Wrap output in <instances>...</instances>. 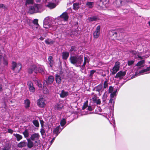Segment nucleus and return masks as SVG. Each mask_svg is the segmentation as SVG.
Here are the masks:
<instances>
[{
    "label": "nucleus",
    "instance_id": "a19ab883",
    "mask_svg": "<svg viewBox=\"0 0 150 150\" xmlns=\"http://www.w3.org/2000/svg\"><path fill=\"white\" fill-rule=\"evenodd\" d=\"M88 101H86L83 104V105L82 107V109L84 110L86 108H87L88 106Z\"/></svg>",
    "mask_w": 150,
    "mask_h": 150
},
{
    "label": "nucleus",
    "instance_id": "9b49d317",
    "mask_svg": "<svg viewBox=\"0 0 150 150\" xmlns=\"http://www.w3.org/2000/svg\"><path fill=\"white\" fill-rule=\"evenodd\" d=\"M100 26H98L96 28V30L93 33V35L94 38H97L100 35Z\"/></svg>",
    "mask_w": 150,
    "mask_h": 150
},
{
    "label": "nucleus",
    "instance_id": "4d7b16f0",
    "mask_svg": "<svg viewBox=\"0 0 150 150\" xmlns=\"http://www.w3.org/2000/svg\"><path fill=\"white\" fill-rule=\"evenodd\" d=\"M0 8H2L4 9V10H5L6 9V7L3 4H0Z\"/></svg>",
    "mask_w": 150,
    "mask_h": 150
},
{
    "label": "nucleus",
    "instance_id": "20e7f679",
    "mask_svg": "<svg viewBox=\"0 0 150 150\" xmlns=\"http://www.w3.org/2000/svg\"><path fill=\"white\" fill-rule=\"evenodd\" d=\"M40 137L39 133H35L31 134L29 139L32 141H34V144L35 146H37L40 143V141L39 139Z\"/></svg>",
    "mask_w": 150,
    "mask_h": 150
},
{
    "label": "nucleus",
    "instance_id": "f257e3e1",
    "mask_svg": "<svg viewBox=\"0 0 150 150\" xmlns=\"http://www.w3.org/2000/svg\"><path fill=\"white\" fill-rule=\"evenodd\" d=\"M69 59L71 64L78 67L80 66V64L83 61V57L82 55L71 56Z\"/></svg>",
    "mask_w": 150,
    "mask_h": 150
},
{
    "label": "nucleus",
    "instance_id": "338daca9",
    "mask_svg": "<svg viewBox=\"0 0 150 150\" xmlns=\"http://www.w3.org/2000/svg\"><path fill=\"white\" fill-rule=\"evenodd\" d=\"M113 98H110V99L109 100V103H113Z\"/></svg>",
    "mask_w": 150,
    "mask_h": 150
},
{
    "label": "nucleus",
    "instance_id": "f03ea898",
    "mask_svg": "<svg viewBox=\"0 0 150 150\" xmlns=\"http://www.w3.org/2000/svg\"><path fill=\"white\" fill-rule=\"evenodd\" d=\"M42 6L40 4H35L31 6L29 8V12L30 14H33L42 11Z\"/></svg>",
    "mask_w": 150,
    "mask_h": 150
},
{
    "label": "nucleus",
    "instance_id": "ddd939ff",
    "mask_svg": "<svg viewBox=\"0 0 150 150\" xmlns=\"http://www.w3.org/2000/svg\"><path fill=\"white\" fill-rule=\"evenodd\" d=\"M64 128L63 127L62 128H61L60 126L59 125L54 129L53 132L54 134H56L55 137L57 136L58 134L60 133Z\"/></svg>",
    "mask_w": 150,
    "mask_h": 150
},
{
    "label": "nucleus",
    "instance_id": "dca6fc26",
    "mask_svg": "<svg viewBox=\"0 0 150 150\" xmlns=\"http://www.w3.org/2000/svg\"><path fill=\"white\" fill-rule=\"evenodd\" d=\"M130 53L131 54L134 55H135L134 57L135 59L138 58L140 59H142V57L139 55V53H138L137 52L134 50H131L130 51Z\"/></svg>",
    "mask_w": 150,
    "mask_h": 150
},
{
    "label": "nucleus",
    "instance_id": "e2e57ef3",
    "mask_svg": "<svg viewBox=\"0 0 150 150\" xmlns=\"http://www.w3.org/2000/svg\"><path fill=\"white\" fill-rule=\"evenodd\" d=\"M8 133L12 134L13 132V130L12 129H8Z\"/></svg>",
    "mask_w": 150,
    "mask_h": 150
},
{
    "label": "nucleus",
    "instance_id": "473e14b6",
    "mask_svg": "<svg viewBox=\"0 0 150 150\" xmlns=\"http://www.w3.org/2000/svg\"><path fill=\"white\" fill-rule=\"evenodd\" d=\"M86 6L88 8H91L93 7L94 3L93 2H87L86 3Z\"/></svg>",
    "mask_w": 150,
    "mask_h": 150
},
{
    "label": "nucleus",
    "instance_id": "c03bdc74",
    "mask_svg": "<svg viewBox=\"0 0 150 150\" xmlns=\"http://www.w3.org/2000/svg\"><path fill=\"white\" fill-rule=\"evenodd\" d=\"M43 27L46 29H48L50 28V25L49 23H43Z\"/></svg>",
    "mask_w": 150,
    "mask_h": 150
},
{
    "label": "nucleus",
    "instance_id": "ea45409f",
    "mask_svg": "<svg viewBox=\"0 0 150 150\" xmlns=\"http://www.w3.org/2000/svg\"><path fill=\"white\" fill-rule=\"evenodd\" d=\"M33 3V0H26L25 5L27 6L28 5L30 4H32Z\"/></svg>",
    "mask_w": 150,
    "mask_h": 150
},
{
    "label": "nucleus",
    "instance_id": "603ef678",
    "mask_svg": "<svg viewBox=\"0 0 150 150\" xmlns=\"http://www.w3.org/2000/svg\"><path fill=\"white\" fill-rule=\"evenodd\" d=\"M111 118L112 119V121L111 122H110L111 124H112V123H113V127H115V120L113 117H112Z\"/></svg>",
    "mask_w": 150,
    "mask_h": 150
},
{
    "label": "nucleus",
    "instance_id": "c9c22d12",
    "mask_svg": "<svg viewBox=\"0 0 150 150\" xmlns=\"http://www.w3.org/2000/svg\"><path fill=\"white\" fill-rule=\"evenodd\" d=\"M76 50V47L75 46H72L70 49L69 51L73 52H75Z\"/></svg>",
    "mask_w": 150,
    "mask_h": 150
},
{
    "label": "nucleus",
    "instance_id": "4be33fe9",
    "mask_svg": "<svg viewBox=\"0 0 150 150\" xmlns=\"http://www.w3.org/2000/svg\"><path fill=\"white\" fill-rule=\"evenodd\" d=\"M27 145V142L25 141H23L19 143L17 145V146L19 148H22L25 146Z\"/></svg>",
    "mask_w": 150,
    "mask_h": 150
},
{
    "label": "nucleus",
    "instance_id": "680f3d73",
    "mask_svg": "<svg viewBox=\"0 0 150 150\" xmlns=\"http://www.w3.org/2000/svg\"><path fill=\"white\" fill-rule=\"evenodd\" d=\"M87 109H88L89 111H92L93 110L92 107H91V106H88L87 108Z\"/></svg>",
    "mask_w": 150,
    "mask_h": 150
},
{
    "label": "nucleus",
    "instance_id": "393cba45",
    "mask_svg": "<svg viewBox=\"0 0 150 150\" xmlns=\"http://www.w3.org/2000/svg\"><path fill=\"white\" fill-rule=\"evenodd\" d=\"M55 79L56 82L59 84L61 83L62 81L61 76L59 74H56L55 75Z\"/></svg>",
    "mask_w": 150,
    "mask_h": 150
},
{
    "label": "nucleus",
    "instance_id": "b1692460",
    "mask_svg": "<svg viewBox=\"0 0 150 150\" xmlns=\"http://www.w3.org/2000/svg\"><path fill=\"white\" fill-rule=\"evenodd\" d=\"M103 88L102 84H99L97 86L95 87L94 89L96 91L100 93V92L101 91Z\"/></svg>",
    "mask_w": 150,
    "mask_h": 150
},
{
    "label": "nucleus",
    "instance_id": "4c0bfd02",
    "mask_svg": "<svg viewBox=\"0 0 150 150\" xmlns=\"http://www.w3.org/2000/svg\"><path fill=\"white\" fill-rule=\"evenodd\" d=\"M38 20L37 19H34L33 21V23L36 25V28H38V27L39 26V25L38 23Z\"/></svg>",
    "mask_w": 150,
    "mask_h": 150
},
{
    "label": "nucleus",
    "instance_id": "79ce46f5",
    "mask_svg": "<svg viewBox=\"0 0 150 150\" xmlns=\"http://www.w3.org/2000/svg\"><path fill=\"white\" fill-rule=\"evenodd\" d=\"M33 125L36 127H38L39 126V123L37 120H34L33 121Z\"/></svg>",
    "mask_w": 150,
    "mask_h": 150
},
{
    "label": "nucleus",
    "instance_id": "de8ad7c7",
    "mask_svg": "<svg viewBox=\"0 0 150 150\" xmlns=\"http://www.w3.org/2000/svg\"><path fill=\"white\" fill-rule=\"evenodd\" d=\"M86 63H87L84 61L83 64L81 66L80 64V66L79 67L81 68V69L83 70L85 69V66Z\"/></svg>",
    "mask_w": 150,
    "mask_h": 150
},
{
    "label": "nucleus",
    "instance_id": "6e6d98bb",
    "mask_svg": "<svg viewBox=\"0 0 150 150\" xmlns=\"http://www.w3.org/2000/svg\"><path fill=\"white\" fill-rule=\"evenodd\" d=\"M84 62L87 63H88L89 61V59L88 57H84Z\"/></svg>",
    "mask_w": 150,
    "mask_h": 150
},
{
    "label": "nucleus",
    "instance_id": "4468645a",
    "mask_svg": "<svg viewBox=\"0 0 150 150\" xmlns=\"http://www.w3.org/2000/svg\"><path fill=\"white\" fill-rule=\"evenodd\" d=\"M54 81V77L50 75L46 79V80L45 81V82L46 83V85H47L48 83H51ZM45 85V82H44Z\"/></svg>",
    "mask_w": 150,
    "mask_h": 150
},
{
    "label": "nucleus",
    "instance_id": "864d4df0",
    "mask_svg": "<svg viewBox=\"0 0 150 150\" xmlns=\"http://www.w3.org/2000/svg\"><path fill=\"white\" fill-rule=\"evenodd\" d=\"M103 86L104 88H106L108 87V81L107 80L105 81Z\"/></svg>",
    "mask_w": 150,
    "mask_h": 150
},
{
    "label": "nucleus",
    "instance_id": "3c124183",
    "mask_svg": "<svg viewBox=\"0 0 150 150\" xmlns=\"http://www.w3.org/2000/svg\"><path fill=\"white\" fill-rule=\"evenodd\" d=\"M1 150H11L10 148L8 146H4L1 149Z\"/></svg>",
    "mask_w": 150,
    "mask_h": 150
},
{
    "label": "nucleus",
    "instance_id": "9d476101",
    "mask_svg": "<svg viewBox=\"0 0 150 150\" xmlns=\"http://www.w3.org/2000/svg\"><path fill=\"white\" fill-rule=\"evenodd\" d=\"M68 18V16L67 13L66 12H64L59 17L57 18L58 20L61 21H67Z\"/></svg>",
    "mask_w": 150,
    "mask_h": 150
},
{
    "label": "nucleus",
    "instance_id": "5fc2aeb1",
    "mask_svg": "<svg viewBox=\"0 0 150 150\" xmlns=\"http://www.w3.org/2000/svg\"><path fill=\"white\" fill-rule=\"evenodd\" d=\"M37 84L38 85V87L40 89L42 88V85L40 83V81H37Z\"/></svg>",
    "mask_w": 150,
    "mask_h": 150
},
{
    "label": "nucleus",
    "instance_id": "412c9836",
    "mask_svg": "<svg viewBox=\"0 0 150 150\" xmlns=\"http://www.w3.org/2000/svg\"><path fill=\"white\" fill-rule=\"evenodd\" d=\"M68 94L69 92H68L65 91L63 90L59 94L60 97L62 98L67 97Z\"/></svg>",
    "mask_w": 150,
    "mask_h": 150
},
{
    "label": "nucleus",
    "instance_id": "7c9ffc66",
    "mask_svg": "<svg viewBox=\"0 0 150 150\" xmlns=\"http://www.w3.org/2000/svg\"><path fill=\"white\" fill-rule=\"evenodd\" d=\"M23 134L24 137L26 138H27L29 136V132L28 130L26 129L22 133Z\"/></svg>",
    "mask_w": 150,
    "mask_h": 150
},
{
    "label": "nucleus",
    "instance_id": "58836bf2",
    "mask_svg": "<svg viewBox=\"0 0 150 150\" xmlns=\"http://www.w3.org/2000/svg\"><path fill=\"white\" fill-rule=\"evenodd\" d=\"M50 21V18L48 17H46L44 20L43 23H49Z\"/></svg>",
    "mask_w": 150,
    "mask_h": 150
},
{
    "label": "nucleus",
    "instance_id": "09e8293b",
    "mask_svg": "<svg viewBox=\"0 0 150 150\" xmlns=\"http://www.w3.org/2000/svg\"><path fill=\"white\" fill-rule=\"evenodd\" d=\"M134 62V60H129L127 62V64L128 66H130Z\"/></svg>",
    "mask_w": 150,
    "mask_h": 150
},
{
    "label": "nucleus",
    "instance_id": "a211bd4d",
    "mask_svg": "<svg viewBox=\"0 0 150 150\" xmlns=\"http://www.w3.org/2000/svg\"><path fill=\"white\" fill-rule=\"evenodd\" d=\"M91 101L97 105L100 104L101 103L100 100L96 96L93 97L91 99Z\"/></svg>",
    "mask_w": 150,
    "mask_h": 150
},
{
    "label": "nucleus",
    "instance_id": "cd10ccee",
    "mask_svg": "<svg viewBox=\"0 0 150 150\" xmlns=\"http://www.w3.org/2000/svg\"><path fill=\"white\" fill-rule=\"evenodd\" d=\"M13 135L16 138V140L19 141L23 138V137L22 135L18 134H14Z\"/></svg>",
    "mask_w": 150,
    "mask_h": 150
},
{
    "label": "nucleus",
    "instance_id": "49530a36",
    "mask_svg": "<svg viewBox=\"0 0 150 150\" xmlns=\"http://www.w3.org/2000/svg\"><path fill=\"white\" fill-rule=\"evenodd\" d=\"M116 91H115L111 93L110 95V97L113 98L116 95Z\"/></svg>",
    "mask_w": 150,
    "mask_h": 150
},
{
    "label": "nucleus",
    "instance_id": "a878e982",
    "mask_svg": "<svg viewBox=\"0 0 150 150\" xmlns=\"http://www.w3.org/2000/svg\"><path fill=\"white\" fill-rule=\"evenodd\" d=\"M57 4H56L54 3H49L47 5V6L50 9H52L55 8Z\"/></svg>",
    "mask_w": 150,
    "mask_h": 150
},
{
    "label": "nucleus",
    "instance_id": "37998d69",
    "mask_svg": "<svg viewBox=\"0 0 150 150\" xmlns=\"http://www.w3.org/2000/svg\"><path fill=\"white\" fill-rule=\"evenodd\" d=\"M145 62L144 60H142L140 61L139 62L136 64V66H139L142 65L143 64H144Z\"/></svg>",
    "mask_w": 150,
    "mask_h": 150
},
{
    "label": "nucleus",
    "instance_id": "8fccbe9b",
    "mask_svg": "<svg viewBox=\"0 0 150 150\" xmlns=\"http://www.w3.org/2000/svg\"><path fill=\"white\" fill-rule=\"evenodd\" d=\"M40 132L42 136L43 137L44 135H45V131L44 129L42 128L40 129Z\"/></svg>",
    "mask_w": 150,
    "mask_h": 150
},
{
    "label": "nucleus",
    "instance_id": "c85d7f7f",
    "mask_svg": "<svg viewBox=\"0 0 150 150\" xmlns=\"http://www.w3.org/2000/svg\"><path fill=\"white\" fill-rule=\"evenodd\" d=\"M109 33L111 35H112V36H114V37H116L119 35L117 31H110L109 32Z\"/></svg>",
    "mask_w": 150,
    "mask_h": 150
},
{
    "label": "nucleus",
    "instance_id": "aec40b11",
    "mask_svg": "<svg viewBox=\"0 0 150 150\" xmlns=\"http://www.w3.org/2000/svg\"><path fill=\"white\" fill-rule=\"evenodd\" d=\"M48 60L49 64L51 67H52L53 66L54 63L52 57V56H50Z\"/></svg>",
    "mask_w": 150,
    "mask_h": 150
},
{
    "label": "nucleus",
    "instance_id": "39448f33",
    "mask_svg": "<svg viewBox=\"0 0 150 150\" xmlns=\"http://www.w3.org/2000/svg\"><path fill=\"white\" fill-rule=\"evenodd\" d=\"M132 2V0H116L113 4L115 6L118 8L123 5H126L128 3H131Z\"/></svg>",
    "mask_w": 150,
    "mask_h": 150
},
{
    "label": "nucleus",
    "instance_id": "7ed1b4c3",
    "mask_svg": "<svg viewBox=\"0 0 150 150\" xmlns=\"http://www.w3.org/2000/svg\"><path fill=\"white\" fill-rule=\"evenodd\" d=\"M33 72L35 73H36L38 72L42 74H44V69L42 67L37 68L35 65L31 66L28 70V72L30 74H32Z\"/></svg>",
    "mask_w": 150,
    "mask_h": 150
},
{
    "label": "nucleus",
    "instance_id": "1a4fd4ad",
    "mask_svg": "<svg viewBox=\"0 0 150 150\" xmlns=\"http://www.w3.org/2000/svg\"><path fill=\"white\" fill-rule=\"evenodd\" d=\"M120 63L118 62H117L115 63V64L112 68L111 73L112 74L114 75L116 74L119 70Z\"/></svg>",
    "mask_w": 150,
    "mask_h": 150
},
{
    "label": "nucleus",
    "instance_id": "e433bc0d",
    "mask_svg": "<svg viewBox=\"0 0 150 150\" xmlns=\"http://www.w3.org/2000/svg\"><path fill=\"white\" fill-rule=\"evenodd\" d=\"M60 125L61 126H63L66 123V121L65 119H62L60 121Z\"/></svg>",
    "mask_w": 150,
    "mask_h": 150
},
{
    "label": "nucleus",
    "instance_id": "774afa93",
    "mask_svg": "<svg viewBox=\"0 0 150 150\" xmlns=\"http://www.w3.org/2000/svg\"><path fill=\"white\" fill-rule=\"evenodd\" d=\"M55 137H54L51 140V142H50V144H52V143L53 142L54 140L55 139Z\"/></svg>",
    "mask_w": 150,
    "mask_h": 150
},
{
    "label": "nucleus",
    "instance_id": "0eeeda50",
    "mask_svg": "<svg viewBox=\"0 0 150 150\" xmlns=\"http://www.w3.org/2000/svg\"><path fill=\"white\" fill-rule=\"evenodd\" d=\"M21 68V64L20 63L17 64L13 61L12 62V69L16 72H18Z\"/></svg>",
    "mask_w": 150,
    "mask_h": 150
},
{
    "label": "nucleus",
    "instance_id": "5701e85b",
    "mask_svg": "<svg viewBox=\"0 0 150 150\" xmlns=\"http://www.w3.org/2000/svg\"><path fill=\"white\" fill-rule=\"evenodd\" d=\"M99 18L97 16H94L89 17L88 20L90 22L95 21L99 20Z\"/></svg>",
    "mask_w": 150,
    "mask_h": 150
},
{
    "label": "nucleus",
    "instance_id": "6ab92c4d",
    "mask_svg": "<svg viewBox=\"0 0 150 150\" xmlns=\"http://www.w3.org/2000/svg\"><path fill=\"white\" fill-rule=\"evenodd\" d=\"M62 58L64 60H67L69 56V53L67 52H64L62 54Z\"/></svg>",
    "mask_w": 150,
    "mask_h": 150
},
{
    "label": "nucleus",
    "instance_id": "69168bd1",
    "mask_svg": "<svg viewBox=\"0 0 150 150\" xmlns=\"http://www.w3.org/2000/svg\"><path fill=\"white\" fill-rule=\"evenodd\" d=\"M106 98H107L106 96L105 95H103V98H102L103 101H104L106 100Z\"/></svg>",
    "mask_w": 150,
    "mask_h": 150
},
{
    "label": "nucleus",
    "instance_id": "2f4dec72",
    "mask_svg": "<svg viewBox=\"0 0 150 150\" xmlns=\"http://www.w3.org/2000/svg\"><path fill=\"white\" fill-rule=\"evenodd\" d=\"M97 4L100 7L105 6V3L102 1V0H100L98 1L97 2Z\"/></svg>",
    "mask_w": 150,
    "mask_h": 150
},
{
    "label": "nucleus",
    "instance_id": "13d9d810",
    "mask_svg": "<svg viewBox=\"0 0 150 150\" xmlns=\"http://www.w3.org/2000/svg\"><path fill=\"white\" fill-rule=\"evenodd\" d=\"M113 87L112 86H110L109 87V93H111L113 92Z\"/></svg>",
    "mask_w": 150,
    "mask_h": 150
},
{
    "label": "nucleus",
    "instance_id": "2eb2a0df",
    "mask_svg": "<svg viewBox=\"0 0 150 150\" xmlns=\"http://www.w3.org/2000/svg\"><path fill=\"white\" fill-rule=\"evenodd\" d=\"M27 144L28 147L29 148H31L33 146H35L33 143L30 139L29 138H27Z\"/></svg>",
    "mask_w": 150,
    "mask_h": 150
},
{
    "label": "nucleus",
    "instance_id": "f3484780",
    "mask_svg": "<svg viewBox=\"0 0 150 150\" xmlns=\"http://www.w3.org/2000/svg\"><path fill=\"white\" fill-rule=\"evenodd\" d=\"M126 72L125 71H120L117 73L115 76V78H122L126 74Z\"/></svg>",
    "mask_w": 150,
    "mask_h": 150
},
{
    "label": "nucleus",
    "instance_id": "72a5a7b5",
    "mask_svg": "<svg viewBox=\"0 0 150 150\" xmlns=\"http://www.w3.org/2000/svg\"><path fill=\"white\" fill-rule=\"evenodd\" d=\"M45 42L48 45L53 44L54 43V41L49 39L46 40Z\"/></svg>",
    "mask_w": 150,
    "mask_h": 150
},
{
    "label": "nucleus",
    "instance_id": "bb28decb",
    "mask_svg": "<svg viewBox=\"0 0 150 150\" xmlns=\"http://www.w3.org/2000/svg\"><path fill=\"white\" fill-rule=\"evenodd\" d=\"M30 103V101L29 100L26 99L25 100H24V104L25 108H27L29 107Z\"/></svg>",
    "mask_w": 150,
    "mask_h": 150
},
{
    "label": "nucleus",
    "instance_id": "052dcab7",
    "mask_svg": "<svg viewBox=\"0 0 150 150\" xmlns=\"http://www.w3.org/2000/svg\"><path fill=\"white\" fill-rule=\"evenodd\" d=\"M129 10L128 9H123V11L124 13H126L129 12Z\"/></svg>",
    "mask_w": 150,
    "mask_h": 150
},
{
    "label": "nucleus",
    "instance_id": "6e6552de",
    "mask_svg": "<svg viewBox=\"0 0 150 150\" xmlns=\"http://www.w3.org/2000/svg\"><path fill=\"white\" fill-rule=\"evenodd\" d=\"M46 100L43 97L40 98L37 102V105L40 107L43 108L46 105Z\"/></svg>",
    "mask_w": 150,
    "mask_h": 150
},
{
    "label": "nucleus",
    "instance_id": "f704fd0d",
    "mask_svg": "<svg viewBox=\"0 0 150 150\" xmlns=\"http://www.w3.org/2000/svg\"><path fill=\"white\" fill-rule=\"evenodd\" d=\"M73 9L76 10L79 8V4L78 3H74L73 4Z\"/></svg>",
    "mask_w": 150,
    "mask_h": 150
},
{
    "label": "nucleus",
    "instance_id": "423d86ee",
    "mask_svg": "<svg viewBox=\"0 0 150 150\" xmlns=\"http://www.w3.org/2000/svg\"><path fill=\"white\" fill-rule=\"evenodd\" d=\"M148 73H150V66L146 69L142 70L139 71H137L135 74L132 76L131 78L133 79L137 76Z\"/></svg>",
    "mask_w": 150,
    "mask_h": 150
},
{
    "label": "nucleus",
    "instance_id": "a18cd8bd",
    "mask_svg": "<svg viewBox=\"0 0 150 150\" xmlns=\"http://www.w3.org/2000/svg\"><path fill=\"white\" fill-rule=\"evenodd\" d=\"M43 92L44 94H47L49 93V90L45 86L43 88Z\"/></svg>",
    "mask_w": 150,
    "mask_h": 150
},
{
    "label": "nucleus",
    "instance_id": "0e129e2a",
    "mask_svg": "<svg viewBox=\"0 0 150 150\" xmlns=\"http://www.w3.org/2000/svg\"><path fill=\"white\" fill-rule=\"evenodd\" d=\"M4 66H7L8 65V62L6 60L4 59L3 63Z\"/></svg>",
    "mask_w": 150,
    "mask_h": 150
},
{
    "label": "nucleus",
    "instance_id": "c756f323",
    "mask_svg": "<svg viewBox=\"0 0 150 150\" xmlns=\"http://www.w3.org/2000/svg\"><path fill=\"white\" fill-rule=\"evenodd\" d=\"M63 105L61 103H57L55 106V108L57 110H59L63 107Z\"/></svg>",
    "mask_w": 150,
    "mask_h": 150
},
{
    "label": "nucleus",
    "instance_id": "f8f14e48",
    "mask_svg": "<svg viewBox=\"0 0 150 150\" xmlns=\"http://www.w3.org/2000/svg\"><path fill=\"white\" fill-rule=\"evenodd\" d=\"M27 85L30 91L32 93H34L35 91V89L33 86V83L30 81H28L27 83Z\"/></svg>",
    "mask_w": 150,
    "mask_h": 150
},
{
    "label": "nucleus",
    "instance_id": "bf43d9fd",
    "mask_svg": "<svg viewBox=\"0 0 150 150\" xmlns=\"http://www.w3.org/2000/svg\"><path fill=\"white\" fill-rule=\"evenodd\" d=\"M96 72V71L94 70H92L90 72L89 76H92L94 73Z\"/></svg>",
    "mask_w": 150,
    "mask_h": 150
}]
</instances>
